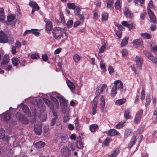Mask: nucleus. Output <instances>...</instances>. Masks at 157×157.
<instances>
[{"label": "nucleus", "instance_id": "nucleus-1", "mask_svg": "<svg viewBox=\"0 0 157 157\" xmlns=\"http://www.w3.org/2000/svg\"><path fill=\"white\" fill-rule=\"evenodd\" d=\"M49 95L52 102H51L50 100L45 98L43 99L44 102L51 109H53L54 108L53 103L54 104L55 107L58 108L59 106V103L56 98L58 99L61 95L55 92L50 93Z\"/></svg>", "mask_w": 157, "mask_h": 157}, {"label": "nucleus", "instance_id": "nucleus-2", "mask_svg": "<svg viewBox=\"0 0 157 157\" xmlns=\"http://www.w3.org/2000/svg\"><path fill=\"white\" fill-rule=\"evenodd\" d=\"M66 30V28H61L58 27H54L52 32V35L55 39L59 40L63 37V32Z\"/></svg>", "mask_w": 157, "mask_h": 157}, {"label": "nucleus", "instance_id": "nucleus-3", "mask_svg": "<svg viewBox=\"0 0 157 157\" xmlns=\"http://www.w3.org/2000/svg\"><path fill=\"white\" fill-rule=\"evenodd\" d=\"M154 9L153 2L151 0L149 2L147 6V13L150 18L149 21L151 22L155 23L156 21V18L154 14L152 11Z\"/></svg>", "mask_w": 157, "mask_h": 157}, {"label": "nucleus", "instance_id": "nucleus-4", "mask_svg": "<svg viewBox=\"0 0 157 157\" xmlns=\"http://www.w3.org/2000/svg\"><path fill=\"white\" fill-rule=\"evenodd\" d=\"M60 102L61 108L63 112H65L67 109V100L61 95L58 98Z\"/></svg>", "mask_w": 157, "mask_h": 157}, {"label": "nucleus", "instance_id": "nucleus-5", "mask_svg": "<svg viewBox=\"0 0 157 157\" xmlns=\"http://www.w3.org/2000/svg\"><path fill=\"white\" fill-rule=\"evenodd\" d=\"M114 85L113 86L116 88L118 89V90L121 92H123V85L122 82L120 80H117L115 81L114 82Z\"/></svg>", "mask_w": 157, "mask_h": 157}, {"label": "nucleus", "instance_id": "nucleus-6", "mask_svg": "<svg viewBox=\"0 0 157 157\" xmlns=\"http://www.w3.org/2000/svg\"><path fill=\"white\" fill-rule=\"evenodd\" d=\"M16 117L23 124H26L29 122V121L25 116L19 113H17L16 114Z\"/></svg>", "mask_w": 157, "mask_h": 157}, {"label": "nucleus", "instance_id": "nucleus-7", "mask_svg": "<svg viewBox=\"0 0 157 157\" xmlns=\"http://www.w3.org/2000/svg\"><path fill=\"white\" fill-rule=\"evenodd\" d=\"M142 114L143 110L141 109L140 110L137 112L134 121L135 123L137 124L140 121Z\"/></svg>", "mask_w": 157, "mask_h": 157}, {"label": "nucleus", "instance_id": "nucleus-8", "mask_svg": "<svg viewBox=\"0 0 157 157\" xmlns=\"http://www.w3.org/2000/svg\"><path fill=\"white\" fill-rule=\"evenodd\" d=\"M137 68L139 69H142V65L143 63V59L142 57L139 56H136L135 58Z\"/></svg>", "mask_w": 157, "mask_h": 157}, {"label": "nucleus", "instance_id": "nucleus-9", "mask_svg": "<svg viewBox=\"0 0 157 157\" xmlns=\"http://www.w3.org/2000/svg\"><path fill=\"white\" fill-rule=\"evenodd\" d=\"M8 41V37L6 34L3 32L0 31V42L6 43Z\"/></svg>", "mask_w": 157, "mask_h": 157}, {"label": "nucleus", "instance_id": "nucleus-10", "mask_svg": "<svg viewBox=\"0 0 157 157\" xmlns=\"http://www.w3.org/2000/svg\"><path fill=\"white\" fill-rule=\"evenodd\" d=\"M98 98H97V97H95L92 101L93 104L92 105V114L93 115H94L96 113V109L97 108V105L98 102Z\"/></svg>", "mask_w": 157, "mask_h": 157}, {"label": "nucleus", "instance_id": "nucleus-11", "mask_svg": "<svg viewBox=\"0 0 157 157\" xmlns=\"http://www.w3.org/2000/svg\"><path fill=\"white\" fill-rule=\"evenodd\" d=\"M61 152L62 155L65 157L68 156L70 154V151L67 147H63L62 149Z\"/></svg>", "mask_w": 157, "mask_h": 157}, {"label": "nucleus", "instance_id": "nucleus-12", "mask_svg": "<svg viewBox=\"0 0 157 157\" xmlns=\"http://www.w3.org/2000/svg\"><path fill=\"white\" fill-rule=\"evenodd\" d=\"M107 135L110 136H113L116 135L119 136L120 135V133L117 131L116 130L114 129H110L106 133Z\"/></svg>", "mask_w": 157, "mask_h": 157}, {"label": "nucleus", "instance_id": "nucleus-13", "mask_svg": "<svg viewBox=\"0 0 157 157\" xmlns=\"http://www.w3.org/2000/svg\"><path fill=\"white\" fill-rule=\"evenodd\" d=\"M102 46L99 49L98 53L101 54L104 52L106 47L107 41L104 40H101Z\"/></svg>", "mask_w": 157, "mask_h": 157}, {"label": "nucleus", "instance_id": "nucleus-14", "mask_svg": "<svg viewBox=\"0 0 157 157\" xmlns=\"http://www.w3.org/2000/svg\"><path fill=\"white\" fill-rule=\"evenodd\" d=\"M132 43L133 45L136 47L142 46L143 44V41L140 39L133 40L132 41Z\"/></svg>", "mask_w": 157, "mask_h": 157}, {"label": "nucleus", "instance_id": "nucleus-15", "mask_svg": "<svg viewBox=\"0 0 157 157\" xmlns=\"http://www.w3.org/2000/svg\"><path fill=\"white\" fill-rule=\"evenodd\" d=\"M122 24L124 26L128 28L129 30H131L133 26V22H132L128 23L127 21H123Z\"/></svg>", "mask_w": 157, "mask_h": 157}, {"label": "nucleus", "instance_id": "nucleus-16", "mask_svg": "<svg viewBox=\"0 0 157 157\" xmlns=\"http://www.w3.org/2000/svg\"><path fill=\"white\" fill-rule=\"evenodd\" d=\"M22 109L23 110V112L28 116H31V112L27 107V106L24 104H22L21 105Z\"/></svg>", "mask_w": 157, "mask_h": 157}, {"label": "nucleus", "instance_id": "nucleus-17", "mask_svg": "<svg viewBox=\"0 0 157 157\" xmlns=\"http://www.w3.org/2000/svg\"><path fill=\"white\" fill-rule=\"evenodd\" d=\"M66 82L71 91L74 92L75 90V86L73 83L69 80H67Z\"/></svg>", "mask_w": 157, "mask_h": 157}, {"label": "nucleus", "instance_id": "nucleus-18", "mask_svg": "<svg viewBox=\"0 0 157 157\" xmlns=\"http://www.w3.org/2000/svg\"><path fill=\"white\" fill-rule=\"evenodd\" d=\"M9 60L10 59L9 55L6 54L4 56L3 60L1 63V64L2 65L7 64L9 62Z\"/></svg>", "mask_w": 157, "mask_h": 157}, {"label": "nucleus", "instance_id": "nucleus-19", "mask_svg": "<svg viewBox=\"0 0 157 157\" xmlns=\"http://www.w3.org/2000/svg\"><path fill=\"white\" fill-rule=\"evenodd\" d=\"M42 126L41 124H40L38 127H35L34 128V131L38 135H40L42 132Z\"/></svg>", "mask_w": 157, "mask_h": 157}, {"label": "nucleus", "instance_id": "nucleus-20", "mask_svg": "<svg viewBox=\"0 0 157 157\" xmlns=\"http://www.w3.org/2000/svg\"><path fill=\"white\" fill-rule=\"evenodd\" d=\"M147 57L153 63L157 65V58L156 57H154L151 54H149Z\"/></svg>", "mask_w": 157, "mask_h": 157}, {"label": "nucleus", "instance_id": "nucleus-21", "mask_svg": "<svg viewBox=\"0 0 157 157\" xmlns=\"http://www.w3.org/2000/svg\"><path fill=\"white\" fill-rule=\"evenodd\" d=\"M46 23V29L47 31H49L52 29V24L50 21H45Z\"/></svg>", "mask_w": 157, "mask_h": 157}, {"label": "nucleus", "instance_id": "nucleus-22", "mask_svg": "<svg viewBox=\"0 0 157 157\" xmlns=\"http://www.w3.org/2000/svg\"><path fill=\"white\" fill-rule=\"evenodd\" d=\"M5 18L4 10L3 8H2L0 10V21L3 22Z\"/></svg>", "mask_w": 157, "mask_h": 157}, {"label": "nucleus", "instance_id": "nucleus-23", "mask_svg": "<svg viewBox=\"0 0 157 157\" xmlns=\"http://www.w3.org/2000/svg\"><path fill=\"white\" fill-rule=\"evenodd\" d=\"M124 15L126 17H131L132 16L131 13L129 10L128 9V7H125L124 10Z\"/></svg>", "mask_w": 157, "mask_h": 157}, {"label": "nucleus", "instance_id": "nucleus-24", "mask_svg": "<svg viewBox=\"0 0 157 157\" xmlns=\"http://www.w3.org/2000/svg\"><path fill=\"white\" fill-rule=\"evenodd\" d=\"M64 113V115L63 117V121L64 122H66L68 121L69 120V114L68 112L67 111V109L65 112H63Z\"/></svg>", "mask_w": 157, "mask_h": 157}, {"label": "nucleus", "instance_id": "nucleus-25", "mask_svg": "<svg viewBox=\"0 0 157 157\" xmlns=\"http://www.w3.org/2000/svg\"><path fill=\"white\" fill-rule=\"evenodd\" d=\"M15 15L14 14H10L7 16V21L10 22L13 21L15 18Z\"/></svg>", "mask_w": 157, "mask_h": 157}, {"label": "nucleus", "instance_id": "nucleus-26", "mask_svg": "<svg viewBox=\"0 0 157 157\" xmlns=\"http://www.w3.org/2000/svg\"><path fill=\"white\" fill-rule=\"evenodd\" d=\"M120 152V149L119 148H117L112 152L109 155V157H115Z\"/></svg>", "mask_w": 157, "mask_h": 157}, {"label": "nucleus", "instance_id": "nucleus-27", "mask_svg": "<svg viewBox=\"0 0 157 157\" xmlns=\"http://www.w3.org/2000/svg\"><path fill=\"white\" fill-rule=\"evenodd\" d=\"M36 103L37 104L38 107L41 108H44V103L42 101L39 99H35Z\"/></svg>", "mask_w": 157, "mask_h": 157}, {"label": "nucleus", "instance_id": "nucleus-28", "mask_svg": "<svg viewBox=\"0 0 157 157\" xmlns=\"http://www.w3.org/2000/svg\"><path fill=\"white\" fill-rule=\"evenodd\" d=\"M29 4L33 8H35V10H38L39 9L38 5L35 2H29Z\"/></svg>", "mask_w": 157, "mask_h": 157}, {"label": "nucleus", "instance_id": "nucleus-29", "mask_svg": "<svg viewBox=\"0 0 157 157\" xmlns=\"http://www.w3.org/2000/svg\"><path fill=\"white\" fill-rule=\"evenodd\" d=\"M100 67L103 71L104 72L106 71L105 66V63L104 62V61L103 60H101L100 61Z\"/></svg>", "mask_w": 157, "mask_h": 157}, {"label": "nucleus", "instance_id": "nucleus-30", "mask_svg": "<svg viewBox=\"0 0 157 157\" xmlns=\"http://www.w3.org/2000/svg\"><path fill=\"white\" fill-rule=\"evenodd\" d=\"M73 59L75 63H78L81 59V57L78 54H75L73 56Z\"/></svg>", "mask_w": 157, "mask_h": 157}, {"label": "nucleus", "instance_id": "nucleus-31", "mask_svg": "<svg viewBox=\"0 0 157 157\" xmlns=\"http://www.w3.org/2000/svg\"><path fill=\"white\" fill-rule=\"evenodd\" d=\"M125 101L126 99L125 98L118 99L116 101L115 104L118 105H120L125 103Z\"/></svg>", "mask_w": 157, "mask_h": 157}, {"label": "nucleus", "instance_id": "nucleus-32", "mask_svg": "<svg viewBox=\"0 0 157 157\" xmlns=\"http://www.w3.org/2000/svg\"><path fill=\"white\" fill-rule=\"evenodd\" d=\"M53 117L52 119L51 120V125L52 126H53L56 123V120L57 118V117L56 114L54 112H53Z\"/></svg>", "mask_w": 157, "mask_h": 157}, {"label": "nucleus", "instance_id": "nucleus-33", "mask_svg": "<svg viewBox=\"0 0 157 157\" xmlns=\"http://www.w3.org/2000/svg\"><path fill=\"white\" fill-rule=\"evenodd\" d=\"M102 21H106L108 20V13L107 12H104L102 14Z\"/></svg>", "mask_w": 157, "mask_h": 157}, {"label": "nucleus", "instance_id": "nucleus-34", "mask_svg": "<svg viewBox=\"0 0 157 157\" xmlns=\"http://www.w3.org/2000/svg\"><path fill=\"white\" fill-rule=\"evenodd\" d=\"M45 145L44 142L40 141L36 143L35 144V146L36 147L40 148L43 147Z\"/></svg>", "mask_w": 157, "mask_h": 157}, {"label": "nucleus", "instance_id": "nucleus-35", "mask_svg": "<svg viewBox=\"0 0 157 157\" xmlns=\"http://www.w3.org/2000/svg\"><path fill=\"white\" fill-rule=\"evenodd\" d=\"M140 35L144 39H150L151 38L150 35L147 33H140Z\"/></svg>", "mask_w": 157, "mask_h": 157}, {"label": "nucleus", "instance_id": "nucleus-36", "mask_svg": "<svg viewBox=\"0 0 157 157\" xmlns=\"http://www.w3.org/2000/svg\"><path fill=\"white\" fill-rule=\"evenodd\" d=\"M3 119L6 121H7L10 119V114L8 111H6V113L3 114Z\"/></svg>", "mask_w": 157, "mask_h": 157}, {"label": "nucleus", "instance_id": "nucleus-37", "mask_svg": "<svg viewBox=\"0 0 157 157\" xmlns=\"http://www.w3.org/2000/svg\"><path fill=\"white\" fill-rule=\"evenodd\" d=\"M128 37H125L121 43V47H123L127 44L128 43Z\"/></svg>", "mask_w": 157, "mask_h": 157}, {"label": "nucleus", "instance_id": "nucleus-38", "mask_svg": "<svg viewBox=\"0 0 157 157\" xmlns=\"http://www.w3.org/2000/svg\"><path fill=\"white\" fill-rule=\"evenodd\" d=\"M115 8L117 10H121V6L120 0H117L115 3Z\"/></svg>", "mask_w": 157, "mask_h": 157}, {"label": "nucleus", "instance_id": "nucleus-39", "mask_svg": "<svg viewBox=\"0 0 157 157\" xmlns=\"http://www.w3.org/2000/svg\"><path fill=\"white\" fill-rule=\"evenodd\" d=\"M117 93V89L115 88V87L113 86L111 90V91L110 94L111 96L114 97L116 96Z\"/></svg>", "mask_w": 157, "mask_h": 157}, {"label": "nucleus", "instance_id": "nucleus-40", "mask_svg": "<svg viewBox=\"0 0 157 157\" xmlns=\"http://www.w3.org/2000/svg\"><path fill=\"white\" fill-rule=\"evenodd\" d=\"M130 113V111L128 110H126L124 113V117L126 119H131V116L129 115Z\"/></svg>", "mask_w": 157, "mask_h": 157}, {"label": "nucleus", "instance_id": "nucleus-41", "mask_svg": "<svg viewBox=\"0 0 157 157\" xmlns=\"http://www.w3.org/2000/svg\"><path fill=\"white\" fill-rule=\"evenodd\" d=\"M12 63L14 66H16L19 63V61L17 58L13 57L12 59Z\"/></svg>", "mask_w": 157, "mask_h": 157}, {"label": "nucleus", "instance_id": "nucleus-42", "mask_svg": "<svg viewBox=\"0 0 157 157\" xmlns=\"http://www.w3.org/2000/svg\"><path fill=\"white\" fill-rule=\"evenodd\" d=\"M67 7L70 9L75 10L76 6L74 3H68L67 4Z\"/></svg>", "mask_w": 157, "mask_h": 157}, {"label": "nucleus", "instance_id": "nucleus-43", "mask_svg": "<svg viewBox=\"0 0 157 157\" xmlns=\"http://www.w3.org/2000/svg\"><path fill=\"white\" fill-rule=\"evenodd\" d=\"M136 139L134 137H133L131 140L130 143L128 145V147L129 148H131V147L134 145L135 143Z\"/></svg>", "mask_w": 157, "mask_h": 157}, {"label": "nucleus", "instance_id": "nucleus-44", "mask_svg": "<svg viewBox=\"0 0 157 157\" xmlns=\"http://www.w3.org/2000/svg\"><path fill=\"white\" fill-rule=\"evenodd\" d=\"M125 122H121L118 124H117L115 126V128L117 129H119L123 127L124 125Z\"/></svg>", "mask_w": 157, "mask_h": 157}, {"label": "nucleus", "instance_id": "nucleus-45", "mask_svg": "<svg viewBox=\"0 0 157 157\" xmlns=\"http://www.w3.org/2000/svg\"><path fill=\"white\" fill-rule=\"evenodd\" d=\"M31 33L34 34L36 36H39L40 32L38 31V29H32Z\"/></svg>", "mask_w": 157, "mask_h": 157}, {"label": "nucleus", "instance_id": "nucleus-46", "mask_svg": "<svg viewBox=\"0 0 157 157\" xmlns=\"http://www.w3.org/2000/svg\"><path fill=\"white\" fill-rule=\"evenodd\" d=\"M98 126L96 124H93L90 125V129L91 132H94L97 128Z\"/></svg>", "mask_w": 157, "mask_h": 157}, {"label": "nucleus", "instance_id": "nucleus-47", "mask_svg": "<svg viewBox=\"0 0 157 157\" xmlns=\"http://www.w3.org/2000/svg\"><path fill=\"white\" fill-rule=\"evenodd\" d=\"M31 57L33 59H38L40 58V56L38 53H34L31 55Z\"/></svg>", "mask_w": 157, "mask_h": 157}, {"label": "nucleus", "instance_id": "nucleus-48", "mask_svg": "<svg viewBox=\"0 0 157 157\" xmlns=\"http://www.w3.org/2000/svg\"><path fill=\"white\" fill-rule=\"evenodd\" d=\"M73 24V21L71 19L68 20L67 23V27L68 28H70L72 26Z\"/></svg>", "mask_w": 157, "mask_h": 157}, {"label": "nucleus", "instance_id": "nucleus-49", "mask_svg": "<svg viewBox=\"0 0 157 157\" xmlns=\"http://www.w3.org/2000/svg\"><path fill=\"white\" fill-rule=\"evenodd\" d=\"M77 147L79 149L82 148L84 147L83 143L80 141L77 142Z\"/></svg>", "mask_w": 157, "mask_h": 157}, {"label": "nucleus", "instance_id": "nucleus-50", "mask_svg": "<svg viewBox=\"0 0 157 157\" xmlns=\"http://www.w3.org/2000/svg\"><path fill=\"white\" fill-rule=\"evenodd\" d=\"M76 9L75 11V15L77 16L80 14L81 9L80 7L78 6H76Z\"/></svg>", "mask_w": 157, "mask_h": 157}, {"label": "nucleus", "instance_id": "nucleus-51", "mask_svg": "<svg viewBox=\"0 0 157 157\" xmlns=\"http://www.w3.org/2000/svg\"><path fill=\"white\" fill-rule=\"evenodd\" d=\"M102 93V92L101 91L100 88H99V86L97 88L95 92V94L96 95V97H97L98 98L97 96H98Z\"/></svg>", "mask_w": 157, "mask_h": 157}, {"label": "nucleus", "instance_id": "nucleus-52", "mask_svg": "<svg viewBox=\"0 0 157 157\" xmlns=\"http://www.w3.org/2000/svg\"><path fill=\"white\" fill-rule=\"evenodd\" d=\"M114 0H108L107 2V6L108 8H110Z\"/></svg>", "mask_w": 157, "mask_h": 157}, {"label": "nucleus", "instance_id": "nucleus-53", "mask_svg": "<svg viewBox=\"0 0 157 157\" xmlns=\"http://www.w3.org/2000/svg\"><path fill=\"white\" fill-rule=\"evenodd\" d=\"M5 136V132L3 129L0 130V139H2ZM1 153V151H0V154Z\"/></svg>", "mask_w": 157, "mask_h": 157}, {"label": "nucleus", "instance_id": "nucleus-54", "mask_svg": "<svg viewBox=\"0 0 157 157\" xmlns=\"http://www.w3.org/2000/svg\"><path fill=\"white\" fill-rule=\"evenodd\" d=\"M131 130L129 129H126L124 132V136L126 138L131 133Z\"/></svg>", "mask_w": 157, "mask_h": 157}, {"label": "nucleus", "instance_id": "nucleus-55", "mask_svg": "<svg viewBox=\"0 0 157 157\" xmlns=\"http://www.w3.org/2000/svg\"><path fill=\"white\" fill-rule=\"evenodd\" d=\"M151 101V98L149 96H147L146 98V103L145 105L147 106L149 104Z\"/></svg>", "mask_w": 157, "mask_h": 157}, {"label": "nucleus", "instance_id": "nucleus-56", "mask_svg": "<svg viewBox=\"0 0 157 157\" xmlns=\"http://www.w3.org/2000/svg\"><path fill=\"white\" fill-rule=\"evenodd\" d=\"M100 105H105V99L103 96H101L100 99Z\"/></svg>", "mask_w": 157, "mask_h": 157}, {"label": "nucleus", "instance_id": "nucleus-57", "mask_svg": "<svg viewBox=\"0 0 157 157\" xmlns=\"http://www.w3.org/2000/svg\"><path fill=\"white\" fill-rule=\"evenodd\" d=\"M121 53L122 56H126L128 55V52L127 49H124L122 50Z\"/></svg>", "mask_w": 157, "mask_h": 157}, {"label": "nucleus", "instance_id": "nucleus-58", "mask_svg": "<svg viewBox=\"0 0 157 157\" xmlns=\"http://www.w3.org/2000/svg\"><path fill=\"white\" fill-rule=\"evenodd\" d=\"M110 141L111 139H110L106 138L105 140L104 144L106 146H108L109 144V142Z\"/></svg>", "mask_w": 157, "mask_h": 157}, {"label": "nucleus", "instance_id": "nucleus-59", "mask_svg": "<svg viewBox=\"0 0 157 157\" xmlns=\"http://www.w3.org/2000/svg\"><path fill=\"white\" fill-rule=\"evenodd\" d=\"M152 122L154 123L157 122V116L153 115L152 118Z\"/></svg>", "mask_w": 157, "mask_h": 157}, {"label": "nucleus", "instance_id": "nucleus-60", "mask_svg": "<svg viewBox=\"0 0 157 157\" xmlns=\"http://www.w3.org/2000/svg\"><path fill=\"white\" fill-rule=\"evenodd\" d=\"M145 97V94L144 90H142L141 93V99L142 100L144 99Z\"/></svg>", "mask_w": 157, "mask_h": 157}, {"label": "nucleus", "instance_id": "nucleus-61", "mask_svg": "<svg viewBox=\"0 0 157 157\" xmlns=\"http://www.w3.org/2000/svg\"><path fill=\"white\" fill-rule=\"evenodd\" d=\"M109 73L110 74H112L114 72V70L113 67L111 66H109L108 68Z\"/></svg>", "mask_w": 157, "mask_h": 157}, {"label": "nucleus", "instance_id": "nucleus-62", "mask_svg": "<svg viewBox=\"0 0 157 157\" xmlns=\"http://www.w3.org/2000/svg\"><path fill=\"white\" fill-rule=\"evenodd\" d=\"M94 19L96 20L98 17V14L96 12H93Z\"/></svg>", "mask_w": 157, "mask_h": 157}, {"label": "nucleus", "instance_id": "nucleus-63", "mask_svg": "<svg viewBox=\"0 0 157 157\" xmlns=\"http://www.w3.org/2000/svg\"><path fill=\"white\" fill-rule=\"evenodd\" d=\"M60 17L62 22L63 23H65V19L63 15L61 13H60Z\"/></svg>", "mask_w": 157, "mask_h": 157}, {"label": "nucleus", "instance_id": "nucleus-64", "mask_svg": "<svg viewBox=\"0 0 157 157\" xmlns=\"http://www.w3.org/2000/svg\"><path fill=\"white\" fill-rule=\"evenodd\" d=\"M42 59L44 61L46 62L47 61L48 58L46 54L43 55L42 56Z\"/></svg>", "mask_w": 157, "mask_h": 157}]
</instances>
